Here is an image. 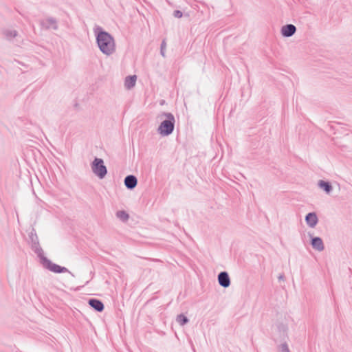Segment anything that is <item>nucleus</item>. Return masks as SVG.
I'll return each instance as SVG.
<instances>
[{
    "instance_id": "1",
    "label": "nucleus",
    "mask_w": 352,
    "mask_h": 352,
    "mask_svg": "<svg viewBox=\"0 0 352 352\" xmlns=\"http://www.w3.org/2000/svg\"><path fill=\"white\" fill-rule=\"evenodd\" d=\"M98 43L100 50L106 54L111 53L114 49L111 37L107 33L101 32L98 36Z\"/></svg>"
},
{
    "instance_id": "2",
    "label": "nucleus",
    "mask_w": 352,
    "mask_h": 352,
    "mask_svg": "<svg viewBox=\"0 0 352 352\" xmlns=\"http://www.w3.org/2000/svg\"><path fill=\"white\" fill-rule=\"evenodd\" d=\"M93 170L96 174L101 177H103L107 173L106 168L103 165V162L98 159L95 160L93 164Z\"/></svg>"
},
{
    "instance_id": "3",
    "label": "nucleus",
    "mask_w": 352,
    "mask_h": 352,
    "mask_svg": "<svg viewBox=\"0 0 352 352\" xmlns=\"http://www.w3.org/2000/svg\"><path fill=\"white\" fill-rule=\"evenodd\" d=\"M173 118L171 117L170 120H166L162 123L160 126V133L164 135H168L170 133L173 129Z\"/></svg>"
},
{
    "instance_id": "4",
    "label": "nucleus",
    "mask_w": 352,
    "mask_h": 352,
    "mask_svg": "<svg viewBox=\"0 0 352 352\" xmlns=\"http://www.w3.org/2000/svg\"><path fill=\"white\" fill-rule=\"evenodd\" d=\"M219 282L221 285L228 287L230 285V279L228 275L226 272H221L219 275Z\"/></svg>"
},
{
    "instance_id": "5",
    "label": "nucleus",
    "mask_w": 352,
    "mask_h": 352,
    "mask_svg": "<svg viewBox=\"0 0 352 352\" xmlns=\"http://www.w3.org/2000/svg\"><path fill=\"white\" fill-rule=\"evenodd\" d=\"M296 30V28L293 25H287L283 28L282 33L284 36H289L292 35Z\"/></svg>"
},
{
    "instance_id": "6",
    "label": "nucleus",
    "mask_w": 352,
    "mask_h": 352,
    "mask_svg": "<svg viewBox=\"0 0 352 352\" xmlns=\"http://www.w3.org/2000/svg\"><path fill=\"white\" fill-rule=\"evenodd\" d=\"M124 183L128 188H132L136 186L137 180L133 176H128L126 177Z\"/></svg>"
},
{
    "instance_id": "7",
    "label": "nucleus",
    "mask_w": 352,
    "mask_h": 352,
    "mask_svg": "<svg viewBox=\"0 0 352 352\" xmlns=\"http://www.w3.org/2000/svg\"><path fill=\"white\" fill-rule=\"evenodd\" d=\"M306 220H307V223L309 224L311 226H315L318 221L316 215L313 213H309L307 216Z\"/></svg>"
},
{
    "instance_id": "8",
    "label": "nucleus",
    "mask_w": 352,
    "mask_h": 352,
    "mask_svg": "<svg viewBox=\"0 0 352 352\" xmlns=\"http://www.w3.org/2000/svg\"><path fill=\"white\" fill-rule=\"evenodd\" d=\"M312 245L315 248L318 250H321L322 248V241L320 239H314L312 241Z\"/></svg>"
},
{
    "instance_id": "9",
    "label": "nucleus",
    "mask_w": 352,
    "mask_h": 352,
    "mask_svg": "<svg viewBox=\"0 0 352 352\" xmlns=\"http://www.w3.org/2000/svg\"><path fill=\"white\" fill-rule=\"evenodd\" d=\"M177 321L181 325H184L188 322V319H187L186 316H185L184 315L180 314V315L177 316Z\"/></svg>"
},
{
    "instance_id": "10",
    "label": "nucleus",
    "mask_w": 352,
    "mask_h": 352,
    "mask_svg": "<svg viewBox=\"0 0 352 352\" xmlns=\"http://www.w3.org/2000/svg\"><path fill=\"white\" fill-rule=\"evenodd\" d=\"M136 78L135 76L129 77L126 80V86L129 88L133 87L135 83Z\"/></svg>"
},
{
    "instance_id": "11",
    "label": "nucleus",
    "mask_w": 352,
    "mask_h": 352,
    "mask_svg": "<svg viewBox=\"0 0 352 352\" xmlns=\"http://www.w3.org/2000/svg\"><path fill=\"white\" fill-rule=\"evenodd\" d=\"M89 305L93 308H102V307H103V305L100 301L96 300H91L89 301Z\"/></svg>"
},
{
    "instance_id": "12",
    "label": "nucleus",
    "mask_w": 352,
    "mask_h": 352,
    "mask_svg": "<svg viewBox=\"0 0 352 352\" xmlns=\"http://www.w3.org/2000/svg\"><path fill=\"white\" fill-rule=\"evenodd\" d=\"M50 269L54 272H61L63 271V269L60 266L56 265H50Z\"/></svg>"
},
{
    "instance_id": "13",
    "label": "nucleus",
    "mask_w": 352,
    "mask_h": 352,
    "mask_svg": "<svg viewBox=\"0 0 352 352\" xmlns=\"http://www.w3.org/2000/svg\"><path fill=\"white\" fill-rule=\"evenodd\" d=\"M320 186L324 188L327 192H329L330 190V186L327 183L321 182Z\"/></svg>"
},
{
    "instance_id": "14",
    "label": "nucleus",
    "mask_w": 352,
    "mask_h": 352,
    "mask_svg": "<svg viewBox=\"0 0 352 352\" xmlns=\"http://www.w3.org/2000/svg\"><path fill=\"white\" fill-rule=\"evenodd\" d=\"M281 347H282V351L283 352H289L288 346H287V345L286 344H282Z\"/></svg>"
},
{
    "instance_id": "15",
    "label": "nucleus",
    "mask_w": 352,
    "mask_h": 352,
    "mask_svg": "<svg viewBox=\"0 0 352 352\" xmlns=\"http://www.w3.org/2000/svg\"><path fill=\"white\" fill-rule=\"evenodd\" d=\"M118 216L120 217V218L122 219H126L127 218V214H125L124 212H120V213H118Z\"/></svg>"
},
{
    "instance_id": "16",
    "label": "nucleus",
    "mask_w": 352,
    "mask_h": 352,
    "mask_svg": "<svg viewBox=\"0 0 352 352\" xmlns=\"http://www.w3.org/2000/svg\"><path fill=\"white\" fill-rule=\"evenodd\" d=\"M96 310H97V311H102L103 309H96Z\"/></svg>"
}]
</instances>
